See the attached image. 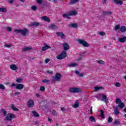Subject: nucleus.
<instances>
[{
	"instance_id": "nucleus-1",
	"label": "nucleus",
	"mask_w": 126,
	"mask_h": 126,
	"mask_svg": "<svg viewBox=\"0 0 126 126\" xmlns=\"http://www.w3.org/2000/svg\"><path fill=\"white\" fill-rule=\"evenodd\" d=\"M63 48L64 50H63L60 55H59L56 57L58 60H63V59L66 58V51L69 50V45L67 43H64L63 44Z\"/></svg>"
},
{
	"instance_id": "nucleus-2",
	"label": "nucleus",
	"mask_w": 126,
	"mask_h": 126,
	"mask_svg": "<svg viewBox=\"0 0 126 126\" xmlns=\"http://www.w3.org/2000/svg\"><path fill=\"white\" fill-rule=\"evenodd\" d=\"M52 78L51 81L53 83H55L56 81H61V79H62V74L59 73H57L55 77H52Z\"/></svg>"
},
{
	"instance_id": "nucleus-3",
	"label": "nucleus",
	"mask_w": 126,
	"mask_h": 126,
	"mask_svg": "<svg viewBox=\"0 0 126 126\" xmlns=\"http://www.w3.org/2000/svg\"><path fill=\"white\" fill-rule=\"evenodd\" d=\"M14 32H16V34H18V33H21L22 36H26V34L28 32V30L27 29H24L23 30H15Z\"/></svg>"
},
{
	"instance_id": "nucleus-4",
	"label": "nucleus",
	"mask_w": 126,
	"mask_h": 126,
	"mask_svg": "<svg viewBox=\"0 0 126 126\" xmlns=\"http://www.w3.org/2000/svg\"><path fill=\"white\" fill-rule=\"evenodd\" d=\"M77 41L78 43H79V44H80L83 47H85L86 48H88V47H89V44H88L87 41H86L83 39H78L77 40Z\"/></svg>"
},
{
	"instance_id": "nucleus-5",
	"label": "nucleus",
	"mask_w": 126,
	"mask_h": 126,
	"mask_svg": "<svg viewBox=\"0 0 126 126\" xmlns=\"http://www.w3.org/2000/svg\"><path fill=\"white\" fill-rule=\"evenodd\" d=\"M69 92L70 93H79V92H81V89L76 87L70 88Z\"/></svg>"
},
{
	"instance_id": "nucleus-6",
	"label": "nucleus",
	"mask_w": 126,
	"mask_h": 126,
	"mask_svg": "<svg viewBox=\"0 0 126 126\" xmlns=\"http://www.w3.org/2000/svg\"><path fill=\"white\" fill-rule=\"evenodd\" d=\"M99 96L102 97L101 101L105 102L106 104H108V103H109V102L108 101V99H107V95L106 94H99Z\"/></svg>"
},
{
	"instance_id": "nucleus-7",
	"label": "nucleus",
	"mask_w": 126,
	"mask_h": 126,
	"mask_svg": "<svg viewBox=\"0 0 126 126\" xmlns=\"http://www.w3.org/2000/svg\"><path fill=\"white\" fill-rule=\"evenodd\" d=\"M14 115L9 113L8 114L7 116L5 117V121H12V118H14Z\"/></svg>"
},
{
	"instance_id": "nucleus-8",
	"label": "nucleus",
	"mask_w": 126,
	"mask_h": 126,
	"mask_svg": "<svg viewBox=\"0 0 126 126\" xmlns=\"http://www.w3.org/2000/svg\"><path fill=\"white\" fill-rule=\"evenodd\" d=\"M29 108H33L34 107V101L32 99H30L27 103Z\"/></svg>"
},
{
	"instance_id": "nucleus-9",
	"label": "nucleus",
	"mask_w": 126,
	"mask_h": 126,
	"mask_svg": "<svg viewBox=\"0 0 126 126\" xmlns=\"http://www.w3.org/2000/svg\"><path fill=\"white\" fill-rule=\"evenodd\" d=\"M56 35H57L58 37H60L61 39H65V35L62 32H56Z\"/></svg>"
},
{
	"instance_id": "nucleus-10",
	"label": "nucleus",
	"mask_w": 126,
	"mask_h": 126,
	"mask_svg": "<svg viewBox=\"0 0 126 126\" xmlns=\"http://www.w3.org/2000/svg\"><path fill=\"white\" fill-rule=\"evenodd\" d=\"M44 47H42L41 48V51H42V52H45V51H46V50H48V49H51V46L47 45L46 43H43Z\"/></svg>"
},
{
	"instance_id": "nucleus-11",
	"label": "nucleus",
	"mask_w": 126,
	"mask_h": 126,
	"mask_svg": "<svg viewBox=\"0 0 126 126\" xmlns=\"http://www.w3.org/2000/svg\"><path fill=\"white\" fill-rule=\"evenodd\" d=\"M113 12L110 11H104L102 12L103 16H105V15H112Z\"/></svg>"
},
{
	"instance_id": "nucleus-12",
	"label": "nucleus",
	"mask_w": 126,
	"mask_h": 126,
	"mask_svg": "<svg viewBox=\"0 0 126 126\" xmlns=\"http://www.w3.org/2000/svg\"><path fill=\"white\" fill-rule=\"evenodd\" d=\"M24 88V85L21 84H17V87H16V89L19 90H21V89H23Z\"/></svg>"
},
{
	"instance_id": "nucleus-13",
	"label": "nucleus",
	"mask_w": 126,
	"mask_h": 126,
	"mask_svg": "<svg viewBox=\"0 0 126 126\" xmlns=\"http://www.w3.org/2000/svg\"><path fill=\"white\" fill-rule=\"evenodd\" d=\"M40 25V23L34 22L32 23H31L30 25H29V26H31V27L33 26H35V27H37V26H39Z\"/></svg>"
},
{
	"instance_id": "nucleus-14",
	"label": "nucleus",
	"mask_w": 126,
	"mask_h": 126,
	"mask_svg": "<svg viewBox=\"0 0 126 126\" xmlns=\"http://www.w3.org/2000/svg\"><path fill=\"white\" fill-rule=\"evenodd\" d=\"M113 2L115 4H119L120 5H122L123 3V1L121 0H113Z\"/></svg>"
},
{
	"instance_id": "nucleus-15",
	"label": "nucleus",
	"mask_w": 126,
	"mask_h": 126,
	"mask_svg": "<svg viewBox=\"0 0 126 126\" xmlns=\"http://www.w3.org/2000/svg\"><path fill=\"white\" fill-rule=\"evenodd\" d=\"M49 29L55 30V29H58V27L57 25H56L54 24H51L49 26Z\"/></svg>"
},
{
	"instance_id": "nucleus-16",
	"label": "nucleus",
	"mask_w": 126,
	"mask_h": 126,
	"mask_svg": "<svg viewBox=\"0 0 126 126\" xmlns=\"http://www.w3.org/2000/svg\"><path fill=\"white\" fill-rule=\"evenodd\" d=\"M69 15L70 16H73L74 15H76L77 14V12L75 10H73V11H70L69 12Z\"/></svg>"
},
{
	"instance_id": "nucleus-17",
	"label": "nucleus",
	"mask_w": 126,
	"mask_h": 126,
	"mask_svg": "<svg viewBox=\"0 0 126 126\" xmlns=\"http://www.w3.org/2000/svg\"><path fill=\"white\" fill-rule=\"evenodd\" d=\"M31 50H33V48L32 47H26L25 48H22V51H23V52H27Z\"/></svg>"
},
{
	"instance_id": "nucleus-18",
	"label": "nucleus",
	"mask_w": 126,
	"mask_h": 126,
	"mask_svg": "<svg viewBox=\"0 0 126 126\" xmlns=\"http://www.w3.org/2000/svg\"><path fill=\"white\" fill-rule=\"evenodd\" d=\"M119 41L120 43H125V42H126V36H124L122 38H119Z\"/></svg>"
},
{
	"instance_id": "nucleus-19",
	"label": "nucleus",
	"mask_w": 126,
	"mask_h": 126,
	"mask_svg": "<svg viewBox=\"0 0 126 126\" xmlns=\"http://www.w3.org/2000/svg\"><path fill=\"white\" fill-rule=\"evenodd\" d=\"M120 31L122 33H126V27L125 26H122L120 28Z\"/></svg>"
},
{
	"instance_id": "nucleus-20",
	"label": "nucleus",
	"mask_w": 126,
	"mask_h": 126,
	"mask_svg": "<svg viewBox=\"0 0 126 126\" xmlns=\"http://www.w3.org/2000/svg\"><path fill=\"white\" fill-rule=\"evenodd\" d=\"M10 68L12 69V70H17V66L15 64H11L10 65Z\"/></svg>"
},
{
	"instance_id": "nucleus-21",
	"label": "nucleus",
	"mask_w": 126,
	"mask_h": 126,
	"mask_svg": "<svg viewBox=\"0 0 126 126\" xmlns=\"http://www.w3.org/2000/svg\"><path fill=\"white\" fill-rule=\"evenodd\" d=\"M113 125H117V126H120L121 125V121L119 119L114 120L113 121Z\"/></svg>"
},
{
	"instance_id": "nucleus-22",
	"label": "nucleus",
	"mask_w": 126,
	"mask_h": 126,
	"mask_svg": "<svg viewBox=\"0 0 126 126\" xmlns=\"http://www.w3.org/2000/svg\"><path fill=\"white\" fill-rule=\"evenodd\" d=\"M89 121L92 123H96V120L94 116H90L89 118Z\"/></svg>"
},
{
	"instance_id": "nucleus-23",
	"label": "nucleus",
	"mask_w": 126,
	"mask_h": 126,
	"mask_svg": "<svg viewBox=\"0 0 126 126\" xmlns=\"http://www.w3.org/2000/svg\"><path fill=\"white\" fill-rule=\"evenodd\" d=\"M114 114L116 116H119L120 115V111H119V108L116 107L114 109Z\"/></svg>"
},
{
	"instance_id": "nucleus-24",
	"label": "nucleus",
	"mask_w": 126,
	"mask_h": 126,
	"mask_svg": "<svg viewBox=\"0 0 126 126\" xmlns=\"http://www.w3.org/2000/svg\"><path fill=\"white\" fill-rule=\"evenodd\" d=\"M42 20L46 21V22H50V18L47 16H43L42 17Z\"/></svg>"
},
{
	"instance_id": "nucleus-25",
	"label": "nucleus",
	"mask_w": 126,
	"mask_h": 126,
	"mask_svg": "<svg viewBox=\"0 0 126 126\" xmlns=\"http://www.w3.org/2000/svg\"><path fill=\"white\" fill-rule=\"evenodd\" d=\"M118 108H119V109H123V108H125V104L121 101V102L118 104Z\"/></svg>"
},
{
	"instance_id": "nucleus-26",
	"label": "nucleus",
	"mask_w": 126,
	"mask_h": 126,
	"mask_svg": "<svg viewBox=\"0 0 126 126\" xmlns=\"http://www.w3.org/2000/svg\"><path fill=\"white\" fill-rule=\"evenodd\" d=\"M63 18H67L68 19H70V17H69V14L68 13L67 14H64L62 15Z\"/></svg>"
},
{
	"instance_id": "nucleus-27",
	"label": "nucleus",
	"mask_w": 126,
	"mask_h": 126,
	"mask_svg": "<svg viewBox=\"0 0 126 126\" xmlns=\"http://www.w3.org/2000/svg\"><path fill=\"white\" fill-rule=\"evenodd\" d=\"M69 26H70V27H72V28H77V27H78L77 24H74V23L70 24Z\"/></svg>"
},
{
	"instance_id": "nucleus-28",
	"label": "nucleus",
	"mask_w": 126,
	"mask_h": 126,
	"mask_svg": "<svg viewBox=\"0 0 126 126\" xmlns=\"http://www.w3.org/2000/svg\"><path fill=\"white\" fill-rule=\"evenodd\" d=\"M32 113L33 115V117H35V118H38V117H40V115L37 113V112L33 111Z\"/></svg>"
},
{
	"instance_id": "nucleus-29",
	"label": "nucleus",
	"mask_w": 126,
	"mask_h": 126,
	"mask_svg": "<svg viewBox=\"0 0 126 126\" xmlns=\"http://www.w3.org/2000/svg\"><path fill=\"white\" fill-rule=\"evenodd\" d=\"M119 30H121V25L120 24L115 26V29H114L115 31H118Z\"/></svg>"
},
{
	"instance_id": "nucleus-30",
	"label": "nucleus",
	"mask_w": 126,
	"mask_h": 126,
	"mask_svg": "<svg viewBox=\"0 0 126 126\" xmlns=\"http://www.w3.org/2000/svg\"><path fill=\"white\" fill-rule=\"evenodd\" d=\"M0 113H2L3 116H6V110L4 109H1V111L0 112Z\"/></svg>"
},
{
	"instance_id": "nucleus-31",
	"label": "nucleus",
	"mask_w": 126,
	"mask_h": 126,
	"mask_svg": "<svg viewBox=\"0 0 126 126\" xmlns=\"http://www.w3.org/2000/svg\"><path fill=\"white\" fill-rule=\"evenodd\" d=\"M76 65H77L76 63H71L68 65V66H69V67H74V66H76Z\"/></svg>"
},
{
	"instance_id": "nucleus-32",
	"label": "nucleus",
	"mask_w": 126,
	"mask_h": 126,
	"mask_svg": "<svg viewBox=\"0 0 126 126\" xmlns=\"http://www.w3.org/2000/svg\"><path fill=\"white\" fill-rule=\"evenodd\" d=\"M11 108L13 110V111H16L17 112H18V111H19V109H18V108L16 107H15L14 105L13 104H11Z\"/></svg>"
},
{
	"instance_id": "nucleus-33",
	"label": "nucleus",
	"mask_w": 126,
	"mask_h": 126,
	"mask_svg": "<svg viewBox=\"0 0 126 126\" xmlns=\"http://www.w3.org/2000/svg\"><path fill=\"white\" fill-rule=\"evenodd\" d=\"M79 1V0H71L70 3L71 4H73L74 3H76V2H78Z\"/></svg>"
},
{
	"instance_id": "nucleus-34",
	"label": "nucleus",
	"mask_w": 126,
	"mask_h": 126,
	"mask_svg": "<svg viewBox=\"0 0 126 126\" xmlns=\"http://www.w3.org/2000/svg\"><path fill=\"white\" fill-rule=\"evenodd\" d=\"M115 103L116 104H119L120 103H122V100L119 98H117L115 99Z\"/></svg>"
},
{
	"instance_id": "nucleus-35",
	"label": "nucleus",
	"mask_w": 126,
	"mask_h": 126,
	"mask_svg": "<svg viewBox=\"0 0 126 126\" xmlns=\"http://www.w3.org/2000/svg\"><path fill=\"white\" fill-rule=\"evenodd\" d=\"M78 106H79V103L78 102H76L72 106L73 108H78Z\"/></svg>"
},
{
	"instance_id": "nucleus-36",
	"label": "nucleus",
	"mask_w": 126,
	"mask_h": 126,
	"mask_svg": "<svg viewBox=\"0 0 126 126\" xmlns=\"http://www.w3.org/2000/svg\"><path fill=\"white\" fill-rule=\"evenodd\" d=\"M15 0H8L9 3H13V1ZM21 2H25V0H20Z\"/></svg>"
},
{
	"instance_id": "nucleus-37",
	"label": "nucleus",
	"mask_w": 126,
	"mask_h": 126,
	"mask_svg": "<svg viewBox=\"0 0 126 126\" xmlns=\"http://www.w3.org/2000/svg\"><path fill=\"white\" fill-rule=\"evenodd\" d=\"M0 12H6V8L3 7L0 8Z\"/></svg>"
},
{
	"instance_id": "nucleus-38",
	"label": "nucleus",
	"mask_w": 126,
	"mask_h": 126,
	"mask_svg": "<svg viewBox=\"0 0 126 126\" xmlns=\"http://www.w3.org/2000/svg\"><path fill=\"white\" fill-rule=\"evenodd\" d=\"M51 82V80L44 79L42 80L43 83H49V82Z\"/></svg>"
},
{
	"instance_id": "nucleus-39",
	"label": "nucleus",
	"mask_w": 126,
	"mask_h": 126,
	"mask_svg": "<svg viewBox=\"0 0 126 126\" xmlns=\"http://www.w3.org/2000/svg\"><path fill=\"white\" fill-rule=\"evenodd\" d=\"M115 85L116 87H121V86H122V85H121V83H120L119 82H116L115 84Z\"/></svg>"
},
{
	"instance_id": "nucleus-40",
	"label": "nucleus",
	"mask_w": 126,
	"mask_h": 126,
	"mask_svg": "<svg viewBox=\"0 0 126 126\" xmlns=\"http://www.w3.org/2000/svg\"><path fill=\"white\" fill-rule=\"evenodd\" d=\"M0 89L4 90V89H5V87H4L3 85L0 84Z\"/></svg>"
},
{
	"instance_id": "nucleus-41",
	"label": "nucleus",
	"mask_w": 126,
	"mask_h": 126,
	"mask_svg": "<svg viewBox=\"0 0 126 126\" xmlns=\"http://www.w3.org/2000/svg\"><path fill=\"white\" fill-rule=\"evenodd\" d=\"M102 88H103L99 87H94V90L95 91H98V90H100V89H101Z\"/></svg>"
},
{
	"instance_id": "nucleus-42",
	"label": "nucleus",
	"mask_w": 126,
	"mask_h": 126,
	"mask_svg": "<svg viewBox=\"0 0 126 126\" xmlns=\"http://www.w3.org/2000/svg\"><path fill=\"white\" fill-rule=\"evenodd\" d=\"M113 122V118L111 117H109L108 119V123H112Z\"/></svg>"
},
{
	"instance_id": "nucleus-43",
	"label": "nucleus",
	"mask_w": 126,
	"mask_h": 126,
	"mask_svg": "<svg viewBox=\"0 0 126 126\" xmlns=\"http://www.w3.org/2000/svg\"><path fill=\"white\" fill-rule=\"evenodd\" d=\"M99 64H104L105 63V62L102 61V60H99L97 62Z\"/></svg>"
},
{
	"instance_id": "nucleus-44",
	"label": "nucleus",
	"mask_w": 126,
	"mask_h": 126,
	"mask_svg": "<svg viewBox=\"0 0 126 126\" xmlns=\"http://www.w3.org/2000/svg\"><path fill=\"white\" fill-rule=\"evenodd\" d=\"M32 9V10H34V11H36L37 10V6L33 5L31 7Z\"/></svg>"
},
{
	"instance_id": "nucleus-45",
	"label": "nucleus",
	"mask_w": 126,
	"mask_h": 126,
	"mask_svg": "<svg viewBox=\"0 0 126 126\" xmlns=\"http://www.w3.org/2000/svg\"><path fill=\"white\" fill-rule=\"evenodd\" d=\"M6 29L8 32H11L12 31V29L11 27H7Z\"/></svg>"
},
{
	"instance_id": "nucleus-46",
	"label": "nucleus",
	"mask_w": 126,
	"mask_h": 126,
	"mask_svg": "<svg viewBox=\"0 0 126 126\" xmlns=\"http://www.w3.org/2000/svg\"><path fill=\"white\" fill-rule=\"evenodd\" d=\"M40 90L42 92H44L45 91V87H44V86L41 87L40 88Z\"/></svg>"
},
{
	"instance_id": "nucleus-47",
	"label": "nucleus",
	"mask_w": 126,
	"mask_h": 126,
	"mask_svg": "<svg viewBox=\"0 0 126 126\" xmlns=\"http://www.w3.org/2000/svg\"><path fill=\"white\" fill-rule=\"evenodd\" d=\"M16 81L18 83H20L21 82V81H22V79L21 78H18V79H17Z\"/></svg>"
},
{
	"instance_id": "nucleus-48",
	"label": "nucleus",
	"mask_w": 126,
	"mask_h": 126,
	"mask_svg": "<svg viewBox=\"0 0 126 126\" xmlns=\"http://www.w3.org/2000/svg\"><path fill=\"white\" fill-rule=\"evenodd\" d=\"M99 35H100V36H105V35H106V33L104 32H99Z\"/></svg>"
},
{
	"instance_id": "nucleus-49",
	"label": "nucleus",
	"mask_w": 126,
	"mask_h": 126,
	"mask_svg": "<svg viewBox=\"0 0 126 126\" xmlns=\"http://www.w3.org/2000/svg\"><path fill=\"white\" fill-rule=\"evenodd\" d=\"M36 2L37 3H39V4H41L43 2V0H36Z\"/></svg>"
},
{
	"instance_id": "nucleus-50",
	"label": "nucleus",
	"mask_w": 126,
	"mask_h": 126,
	"mask_svg": "<svg viewBox=\"0 0 126 126\" xmlns=\"http://www.w3.org/2000/svg\"><path fill=\"white\" fill-rule=\"evenodd\" d=\"M4 47H6V48H10V47H11V44H5Z\"/></svg>"
},
{
	"instance_id": "nucleus-51",
	"label": "nucleus",
	"mask_w": 126,
	"mask_h": 126,
	"mask_svg": "<svg viewBox=\"0 0 126 126\" xmlns=\"http://www.w3.org/2000/svg\"><path fill=\"white\" fill-rule=\"evenodd\" d=\"M52 114H53V116H57V112H56L55 110L52 111Z\"/></svg>"
},
{
	"instance_id": "nucleus-52",
	"label": "nucleus",
	"mask_w": 126,
	"mask_h": 126,
	"mask_svg": "<svg viewBox=\"0 0 126 126\" xmlns=\"http://www.w3.org/2000/svg\"><path fill=\"white\" fill-rule=\"evenodd\" d=\"M50 62V59H46L45 61V63H48Z\"/></svg>"
},
{
	"instance_id": "nucleus-53",
	"label": "nucleus",
	"mask_w": 126,
	"mask_h": 126,
	"mask_svg": "<svg viewBox=\"0 0 126 126\" xmlns=\"http://www.w3.org/2000/svg\"><path fill=\"white\" fill-rule=\"evenodd\" d=\"M17 84H14V83H12V85H11V87H13L14 86H16V87H17Z\"/></svg>"
},
{
	"instance_id": "nucleus-54",
	"label": "nucleus",
	"mask_w": 126,
	"mask_h": 126,
	"mask_svg": "<svg viewBox=\"0 0 126 126\" xmlns=\"http://www.w3.org/2000/svg\"><path fill=\"white\" fill-rule=\"evenodd\" d=\"M48 122L52 123L53 122V120L50 118H48Z\"/></svg>"
},
{
	"instance_id": "nucleus-55",
	"label": "nucleus",
	"mask_w": 126,
	"mask_h": 126,
	"mask_svg": "<svg viewBox=\"0 0 126 126\" xmlns=\"http://www.w3.org/2000/svg\"><path fill=\"white\" fill-rule=\"evenodd\" d=\"M14 94H15V95H18L19 94H20V92H16L14 93Z\"/></svg>"
},
{
	"instance_id": "nucleus-56",
	"label": "nucleus",
	"mask_w": 126,
	"mask_h": 126,
	"mask_svg": "<svg viewBox=\"0 0 126 126\" xmlns=\"http://www.w3.org/2000/svg\"><path fill=\"white\" fill-rule=\"evenodd\" d=\"M78 76H79L80 77H83V73L79 74Z\"/></svg>"
},
{
	"instance_id": "nucleus-57",
	"label": "nucleus",
	"mask_w": 126,
	"mask_h": 126,
	"mask_svg": "<svg viewBox=\"0 0 126 126\" xmlns=\"http://www.w3.org/2000/svg\"><path fill=\"white\" fill-rule=\"evenodd\" d=\"M100 115H104V111L100 110Z\"/></svg>"
},
{
	"instance_id": "nucleus-58",
	"label": "nucleus",
	"mask_w": 126,
	"mask_h": 126,
	"mask_svg": "<svg viewBox=\"0 0 126 126\" xmlns=\"http://www.w3.org/2000/svg\"><path fill=\"white\" fill-rule=\"evenodd\" d=\"M75 73L76 74H78L79 75V71H78L77 70H76V71H75Z\"/></svg>"
},
{
	"instance_id": "nucleus-59",
	"label": "nucleus",
	"mask_w": 126,
	"mask_h": 126,
	"mask_svg": "<svg viewBox=\"0 0 126 126\" xmlns=\"http://www.w3.org/2000/svg\"><path fill=\"white\" fill-rule=\"evenodd\" d=\"M61 111H62V112H64L65 111V109L64 107H62L61 108Z\"/></svg>"
},
{
	"instance_id": "nucleus-60",
	"label": "nucleus",
	"mask_w": 126,
	"mask_h": 126,
	"mask_svg": "<svg viewBox=\"0 0 126 126\" xmlns=\"http://www.w3.org/2000/svg\"><path fill=\"white\" fill-rule=\"evenodd\" d=\"M47 73H50V74H53V71H47Z\"/></svg>"
},
{
	"instance_id": "nucleus-61",
	"label": "nucleus",
	"mask_w": 126,
	"mask_h": 126,
	"mask_svg": "<svg viewBox=\"0 0 126 126\" xmlns=\"http://www.w3.org/2000/svg\"><path fill=\"white\" fill-rule=\"evenodd\" d=\"M100 117L102 118V119H105V116L103 115H100Z\"/></svg>"
},
{
	"instance_id": "nucleus-62",
	"label": "nucleus",
	"mask_w": 126,
	"mask_h": 126,
	"mask_svg": "<svg viewBox=\"0 0 126 126\" xmlns=\"http://www.w3.org/2000/svg\"><path fill=\"white\" fill-rule=\"evenodd\" d=\"M36 97H37L38 98H40V94H37Z\"/></svg>"
},
{
	"instance_id": "nucleus-63",
	"label": "nucleus",
	"mask_w": 126,
	"mask_h": 126,
	"mask_svg": "<svg viewBox=\"0 0 126 126\" xmlns=\"http://www.w3.org/2000/svg\"><path fill=\"white\" fill-rule=\"evenodd\" d=\"M90 113H91V114H92V113H93V112L92 111V107H91Z\"/></svg>"
},
{
	"instance_id": "nucleus-64",
	"label": "nucleus",
	"mask_w": 126,
	"mask_h": 126,
	"mask_svg": "<svg viewBox=\"0 0 126 126\" xmlns=\"http://www.w3.org/2000/svg\"><path fill=\"white\" fill-rule=\"evenodd\" d=\"M124 111L126 113V107L124 108Z\"/></svg>"
}]
</instances>
